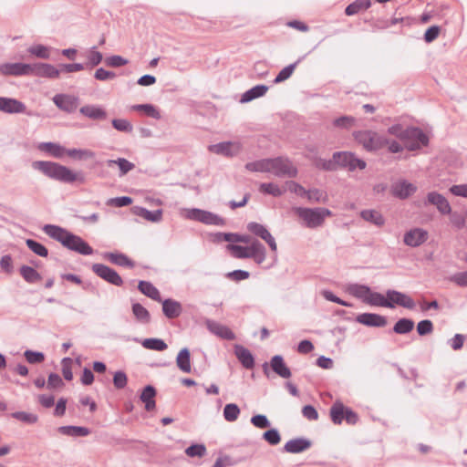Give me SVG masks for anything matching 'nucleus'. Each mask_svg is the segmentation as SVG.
Instances as JSON below:
<instances>
[{
	"instance_id": "4468645a",
	"label": "nucleus",
	"mask_w": 467,
	"mask_h": 467,
	"mask_svg": "<svg viewBox=\"0 0 467 467\" xmlns=\"http://www.w3.org/2000/svg\"><path fill=\"white\" fill-rule=\"evenodd\" d=\"M429 237V234L422 228H412L405 233L403 242L410 247H418L424 244Z\"/></svg>"
},
{
	"instance_id": "5701e85b",
	"label": "nucleus",
	"mask_w": 467,
	"mask_h": 467,
	"mask_svg": "<svg viewBox=\"0 0 467 467\" xmlns=\"http://www.w3.org/2000/svg\"><path fill=\"white\" fill-rule=\"evenodd\" d=\"M79 111L82 115L90 119L102 120L107 119L105 109L97 105H85L80 108Z\"/></svg>"
},
{
	"instance_id": "603ef678",
	"label": "nucleus",
	"mask_w": 467,
	"mask_h": 467,
	"mask_svg": "<svg viewBox=\"0 0 467 467\" xmlns=\"http://www.w3.org/2000/svg\"><path fill=\"white\" fill-rule=\"evenodd\" d=\"M26 244L27 247L32 252H34L36 254L42 256V257L47 256L48 251L42 244H40L35 240H32V239H27L26 241Z\"/></svg>"
},
{
	"instance_id": "680f3d73",
	"label": "nucleus",
	"mask_w": 467,
	"mask_h": 467,
	"mask_svg": "<svg viewBox=\"0 0 467 467\" xmlns=\"http://www.w3.org/2000/svg\"><path fill=\"white\" fill-rule=\"evenodd\" d=\"M94 77L98 80L106 81L115 78L116 74L113 71H109L103 67H99L95 71Z\"/></svg>"
},
{
	"instance_id": "a878e982",
	"label": "nucleus",
	"mask_w": 467,
	"mask_h": 467,
	"mask_svg": "<svg viewBox=\"0 0 467 467\" xmlns=\"http://www.w3.org/2000/svg\"><path fill=\"white\" fill-rule=\"evenodd\" d=\"M310 446V441L304 438H298L288 441L285 444V451L290 453H299L307 450Z\"/></svg>"
},
{
	"instance_id": "a19ab883",
	"label": "nucleus",
	"mask_w": 467,
	"mask_h": 467,
	"mask_svg": "<svg viewBox=\"0 0 467 467\" xmlns=\"http://www.w3.org/2000/svg\"><path fill=\"white\" fill-rule=\"evenodd\" d=\"M132 313L138 322L148 324L150 321V315L149 311L140 303L132 305Z\"/></svg>"
},
{
	"instance_id": "37998d69",
	"label": "nucleus",
	"mask_w": 467,
	"mask_h": 467,
	"mask_svg": "<svg viewBox=\"0 0 467 467\" xmlns=\"http://www.w3.org/2000/svg\"><path fill=\"white\" fill-rule=\"evenodd\" d=\"M20 275L27 283H36L42 279L40 274L33 267L23 265L20 268Z\"/></svg>"
},
{
	"instance_id": "f3484780",
	"label": "nucleus",
	"mask_w": 467,
	"mask_h": 467,
	"mask_svg": "<svg viewBox=\"0 0 467 467\" xmlns=\"http://www.w3.org/2000/svg\"><path fill=\"white\" fill-rule=\"evenodd\" d=\"M26 105L18 99L7 97H0V111L7 114L25 113Z\"/></svg>"
},
{
	"instance_id": "09e8293b",
	"label": "nucleus",
	"mask_w": 467,
	"mask_h": 467,
	"mask_svg": "<svg viewBox=\"0 0 467 467\" xmlns=\"http://www.w3.org/2000/svg\"><path fill=\"white\" fill-rule=\"evenodd\" d=\"M143 348L151 350L163 351L168 347L167 344L160 338H146L142 341Z\"/></svg>"
},
{
	"instance_id": "473e14b6",
	"label": "nucleus",
	"mask_w": 467,
	"mask_h": 467,
	"mask_svg": "<svg viewBox=\"0 0 467 467\" xmlns=\"http://www.w3.org/2000/svg\"><path fill=\"white\" fill-rule=\"evenodd\" d=\"M139 290L152 300L161 302V297L159 290L150 282L140 281L138 285Z\"/></svg>"
},
{
	"instance_id": "1a4fd4ad",
	"label": "nucleus",
	"mask_w": 467,
	"mask_h": 467,
	"mask_svg": "<svg viewBox=\"0 0 467 467\" xmlns=\"http://www.w3.org/2000/svg\"><path fill=\"white\" fill-rule=\"evenodd\" d=\"M180 214L185 218L202 222L207 224H223V220L214 213L201 209H182Z\"/></svg>"
},
{
	"instance_id": "20e7f679",
	"label": "nucleus",
	"mask_w": 467,
	"mask_h": 467,
	"mask_svg": "<svg viewBox=\"0 0 467 467\" xmlns=\"http://www.w3.org/2000/svg\"><path fill=\"white\" fill-rule=\"evenodd\" d=\"M296 213L303 223L309 228L321 225L325 218L330 215V212L327 209L319 206H298L296 208Z\"/></svg>"
},
{
	"instance_id": "2eb2a0df",
	"label": "nucleus",
	"mask_w": 467,
	"mask_h": 467,
	"mask_svg": "<svg viewBox=\"0 0 467 467\" xmlns=\"http://www.w3.org/2000/svg\"><path fill=\"white\" fill-rule=\"evenodd\" d=\"M31 64L25 63H4L0 64V74L4 76H28L30 75Z\"/></svg>"
},
{
	"instance_id": "0e129e2a",
	"label": "nucleus",
	"mask_w": 467,
	"mask_h": 467,
	"mask_svg": "<svg viewBox=\"0 0 467 467\" xmlns=\"http://www.w3.org/2000/svg\"><path fill=\"white\" fill-rule=\"evenodd\" d=\"M71 365L72 359L70 358H64L62 359V374L67 380H71L73 379Z\"/></svg>"
},
{
	"instance_id": "dca6fc26",
	"label": "nucleus",
	"mask_w": 467,
	"mask_h": 467,
	"mask_svg": "<svg viewBox=\"0 0 467 467\" xmlns=\"http://www.w3.org/2000/svg\"><path fill=\"white\" fill-rule=\"evenodd\" d=\"M30 75L40 78H57L60 76V69L51 64L36 63L31 65Z\"/></svg>"
},
{
	"instance_id": "69168bd1",
	"label": "nucleus",
	"mask_w": 467,
	"mask_h": 467,
	"mask_svg": "<svg viewBox=\"0 0 467 467\" xmlns=\"http://www.w3.org/2000/svg\"><path fill=\"white\" fill-rule=\"evenodd\" d=\"M105 63L109 67H119L128 64V60L120 56L114 55L107 57Z\"/></svg>"
},
{
	"instance_id": "9b49d317",
	"label": "nucleus",
	"mask_w": 467,
	"mask_h": 467,
	"mask_svg": "<svg viewBox=\"0 0 467 467\" xmlns=\"http://www.w3.org/2000/svg\"><path fill=\"white\" fill-rule=\"evenodd\" d=\"M227 251L234 258H249L254 257L259 252V242H253L251 244H229L226 246Z\"/></svg>"
},
{
	"instance_id": "a18cd8bd",
	"label": "nucleus",
	"mask_w": 467,
	"mask_h": 467,
	"mask_svg": "<svg viewBox=\"0 0 467 467\" xmlns=\"http://www.w3.org/2000/svg\"><path fill=\"white\" fill-rule=\"evenodd\" d=\"M108 165L110 167L112 165H118L120 171L119 175L123 176L127 174L129 171L134 169L135 165L129 161L124 158H119L117 160H109L108 161Z\"/></svg>"
},
{
	"instance_id": "7c9ffc66",
	"label": "nucleus",
	"mask_w": 467,
	"mask_h": 467,
	"mask_svg": "<svg viewBox=\"0 0 467 467\" xmlns=\"http://www.w3.org/2000/svg\"><path fill=\"white\" fill-rule=\"evenodd\" d=\"M388 133L389 135L395 136L396 138L400 139L402 143H405L406 137L407 136H415V134L420 135V133L417 130H409V128H404L400 124H395L392 125L388 129Z\"/></svg>"
},
{
	"instance_id": "6e6552de",
	"label": "nucleus",
	"mask_w": 467,
	"mask_h": 467,
	"mask_svg": "<svg viewBox=\"0 0 467 467\" xmlns=\"http://www.w3.org/2000/svg\"><path fill=\"white\" fill-rule=\"evenodd\" d=\"M356 140L367 150H378L385 146L387 139L373 130H360L354 134Z\"/></svg>"
},
{
	"instance_id": "3c124183",
	"label": "nucleus",
	"mask_w": 467,
	"mask_h": 467,
	"mask_svg": "<svg viewBox=\"0 0 467 467\" xmlns=\"http://www.w3.org/2000/svg\"><path fill=\"white\" fill-rule=\"evenodd\" d=\"M345 407L340 402H336L330 409V417L335 424H340L344 418Z\"/></svg>"
},
{
	"instance_id": "49530a36",
	"label": "nucleus",
	"mask_w": 467,
	"mask_h": 467,
	"mask_svg": "<svg viewBox=\"0 0 467 467\" xmlns=\"http://www.w3.org/2000/svg\"><path fill=\"white\" fill-rule=\"evenodd\" d=\"M414 327V322L408 318H401L394 325L393 331L397 334H407Z\"/></svg>"
},
{
	"instance_id": "f257e3e1",
	"label": "nucleus",
	"mask_w": 467,
	"mask_h": 467,
	"mask_svg": "<svg viewBox=\"0 0 467 467\" xmlns=\"http://www.w3.org/2000/svg\"><path fill=\"white\" fill-rule=\"evenodd\" d=\"M44 232L52 239L59 242L66 248L77 252L83 255L93 254L92 247L81 237L73 234L67 230L53 224H47L43 228Z\"/></svg>"
},
{
	"instance_id": "13d9d810",
	"label": "nucleus",
	"mask_w": 467,
	"mask_h": 467,
	"mask_svg": "<svg viewBox=\"0 0 467 467\" xmlns=\"http://www.w3.org/2000/svg\"><path fill=\"white\" fill-rule=\"evenodd\" d=\"M189 457H202L206 454V448L203 444H192L185 450Z\"/></svg>"
},
{
	"instance_id": "c03bdc74",
	"label": "nucleus",
	"mask_w": 467,
	"mask_h": 467,
	"mask_svg": "<svg viewBox=\"0 0 467 467\" xmlns=\"http://www.w3.org/2000/svg\"><path fill=\"white\" fill-rule=\"evenodd\" d=\"M27 52L36 57L42 58V59H47L50 57V47L37 44L33 45L27 48Z\"/></svg>"
},
{
	"instance_id": "e2e57ef3",
	"label": "nucleus",
	"mask_w": 467,
	"mask_h": 467,
	"mask_svg": "<svg viewBox=\"0 0 467 467\" xmlns=\"http://www.w3.org/2000/svg\"><path fill=\"white\" fill-rule=\"evenodd\" d=\"M60 73H73L78 72L85 69V65L82 63H73V64H60L59 65Z\"/></svg>"
},
{
	"instance_id": "cd10ccee",
	"label": "nucleus",
	"mask_w": 467,
	"mask_h": 467,
	"mask_svg": "<svg viewBox=\"0 0 467 467\" xmlns=\"http://www.w3.org/2000/svg\"><path fill=\"white\" fill-rule=\"evenodd\" d=\"M441 214H451V222L458 228L462 227L465 222V213L463 211H453L451 206H437Z\"/></svg>"
},
{
	"instance_id": "423d86ee",
	"label": "nucleus",
	"mask_w": 467,
	"mask_h": 467,
	"mask_svg": "<svg viewBox=\"0 0 467 467\" xmlns=\"http://www.w3.org/2000/svg\"><path fill=\"white\" fill-rule=\"evenodd\" d=\"M271 172L277 176L296 177L297 174L296 168L290 161L283 158L265 159V172Z\"/></svg>"
},
{
	"instance_id": "4d7b16f0",
	"label": "nucleus",
	"mask_w": 467,
	"mask_h": 467,
	"mask_svg": "<svg viewBox=\"0 0 467 467\" xmlns=\"http://www.w3.org/2000/svg\"><path fill=\"white\" fill-rule=\"evenodd\" d=\"M112 126L119 131L130 133L133 130L132 124L125 119H114Z\"/></svg>"
},
{
	"instance_id": "4c0bfd02",
	"label": "nucleus",
	"mask_w": 467,
	"mask_h": 467,
	"mask_svg": "<svg viewBox=\"0 0 467 467\" xmlns=\"http://www.w3.org/2000/svg\"><path fill=\"white\" fill-rule=\"evenodd\" d=\"M67 155L78 161L91 160L96 156L94 151L88 149H67Z\"/></svg>"
},
{
	"instance_id": "8fccbe9b",
	"label": "nucleus",
	"mask_w": 467,
	"mask_h": 467,
	"mask_svg": "<svg viewBox=\"0 0 467 467\" xmlns=\"http://www.w3.org/2000/svg\"><path fill=\"white\" fill-rule=\"evenodd\" d=\"M240 415V409L234 403L226 404L223 409V417L229 422L235 421Z\"/></svg>"
},
{
	"instance_id": "b1692460",
	"label": "nucleus",
	"mask_w": 467,
	"mask_h": 467,
	"mask_svg": "<svg viewBox=\"0 0 467 467\" xmlns=\"http://www.w3.org/2000/svg\"><path fill=\"white\" fill-rule=\"evenodd\" d=\"M270 366L272 370L283 379H288L291 377V371L284 361V358L276 355L272 358Z\"/></svg>"
},
{
	"instance_id": "412c9836",
	"label": "nucleus",
	"mask_w": 467,
	"mask_h": 467,
	"mask_svg": "<svg viewBox=\"0 0 467 467\" xmlns=\"http://www.w3.org/2000/svg\"><path fill=\"white\" fill-rule=\"evenodd\" d=\"M416 190L417 188L413 183L405 180L398 181L391 186L392 193L400 199L410 196Z\"/></svg>"
},
{
	"instance_id": "f8f14e48",
	"label": "nucleus",
	"mask_w": 467,
	"mask_h": 467,
	"mask_svg": "<svg viewBox=\"0 0 467 467\" xmlns=\"http://www.w3.org/2000/svg\"><path fill=\"white\" fill-rule=\"evenodd\" d=\"M242 146L238 141H223L208 146V150L224 157L236 156L241 151Z\"/></svg>"
},
{
	"instance_id": "bb28decb",
	"label": "nucleus",
	"mask_w": 467,
	"mask_h": 467,
	"mask_svg": "<svg viewBox=\"0 0 467 467\" xmlns=\"http://www.w3.org/2000/svg\"><path fill=\"white\" fill-rule=\"evenodd\" d=\"M38 149L57 159H61L67 155V150L64 146L54 142H42L38 145Z\"/></svg>"
},
{
	"instance_id": "7ed1b4c3",
	"label": "nucleus",
	"mask_w": 467,
	"mask_h": 467,
	"mask_svg": "<svg viewBox=\"0 0 467 467\" xmlns=\"http://www.w3.org/2000/svg\"><path fill=\"white\" fill-rule=\"evenodd\" d=\"M34 168L43 172L47 177L67 183L77 181L78 174L69 168L51 161H36Z\"/></svg>"
},
{
	"instance_id": "f03ea898",
	"label": "nucleus",
	"mask_w": 467,
	"mask_h": 467,
	"mask_svg": "<svg viewBox=\"0 0 467 467\" xmlns=\"http://www.w3.org/2000/svg\"><path fill=\"white\" fill-rule=\"evenodd\" d=\"M285 191H289L307 202H327V195L325 192L317 189L306 190L303 186L293 181L286 182L285 187H280L274 183H265V193L279 196Z\"/></svg>"
},
{
	"instance_id": "aec40b11",
	"label": "nucleus",
	"mask_w": 467,
	"mask_h": 467,
	"mask_svg": "<svg viewBox=\"0 0 467 467\" xmlns=\"http://www.w3.org/2000/svg\"><path fill=\"white\" fill-rule=\"evenodd\" d=\"M357 321L367 327H383L387 325L385 317L374 313H363L357 317Z\"/></svg>"
},
{
	"instance_id": "0eeeda50",
	"label": "nucleus",
	"mask_w": 467,
	"mask_h": 467,
	"mask_svg": "<svg viewBox=\"0 0 467 467\" xmlns=\"http://www.w3.org/2000/svg\"><path fill=\"white\" fill-rule=\"evenodd\" d=\"M381 301L378 306L393 308L397 305L408 309L415 307V302L410 296L397 290H388L386 296L382 295Z\"/></svg>"
},
{
	"instance_id": "de8ad7c7",
	"label": "nucleus",
	"mask_w": 467,
	"mask_h": 467,
	"mask_svg": "<svg viewBox=\"0 0 467 467\" xmlns=\"http://www.w3.org/2000/svg\"><path fill=\"white\" fill-rule=\"evenodd\" d=\"M263 96V85H256L251 89L245 91L240 99L241 103H247L252 101L254 99L260 98Z\"/></svg>"
},
{
	"instance_id": "ea45409f",
	"label": "nucleus",
	"mask_w": 467,
	"mask_h": 467,
	"mask_svg": "<svg viewBox=\"0 0 467 467\" xmlns=\"http://www.w3.org/2000/svg\"><path fill=\"white\" fill-rule=\"evenodd\" d=\"M371 6L370 0H356L346 7L347 16H354L361 10H367Z\"/></svg>"
},
{
	"instance_id": "79ce46f5",
	"label": "nucleus",
	"mask_w": 467,
	"mask_h": 467,
	"mask_svg": "<svg viewBox=\"0 0 467 467\" xmlns=\"http://www.w3.org/2000/svg\"><path fill=\"white\" fill-rule=\"evenodd\" d=\"M86 57L88 59L87 63L85 65L86 67H94L101 63L103 60V55L101 52L98 51L96 49V47H92L87 52Z\"/></svg>"
},
{
	"instance_id": "c9c22d12",
	"label": "nucleus",
	"mask_w": 467,
	"mask_h": 467,
	"mask_svg": "<svg viewBox=\"0 0 467 467\" xmlns=\"http://www.w3.org/2000/svg\"><path fill=\"white\" fill-rule=\"evenodd\" d=\"M361 217L377 226H381L384 224V218L382 214L376 209H365L361 213Z\"/></svg>"
},
{
	"instance_id": "58836bf2",
	"label": "nucleus",
	"mask_w": 467,
	"mask_h": 467,
	"mask_svg": "<svg viewBox=\"0 0 467 467\" xmlns=\"http://www.w3.org/2000/svg\"><path fill=\"white\" fill-rule=\"evenodd\" d=\"M58 431L64 435L73 437H85L90 433V431L88 428L78 426H62Z\"/></svg>"
},
{
	"instance_id": "5fc2aeb1",
	"label": "nucleus",
	"mask_w": 467,
	"mask_h": 467,
	"mask_svg": "<svg viewBox=\"0 0 467 467\" xmlns=\"http://www.w3.org/2000/svg\"><path fill=\"white\" fill-rule=\"evenodd\" d=\"M299 61L300 60H298L297 62H296L294 64H290V65L285 67L275 77L274 82L280 83V82H283V81L286 80L287 78H289L291 77V75L293 74V72Z\"/></svg>"
},
{
	"instance_id": "6e6d98bb",
	"label": "nucleus",
	"mask_w": 467,
	"mask_h": 467,
	"mask_svg": "<svg viewBox=\"0 0 467 467\" xmlns=\"http://www.w3.org/2000/svg\"><path fill=\"white\" fill-rule=\"evenodd\" d=\"M12 417L28 424H34L37 421L38 417L34 413L26 411H16L12 413Z\"/></svg>"
},
{
	"instance_id": "4be33fe9",
	"label": "nucleus",
	"mask_w": 467,
	"mask_h": 467,
	"mask_svg": "<svg viewBox=\"0 0 467 467\" xmlns=\"http://www.w3.org/2000/svg\"><path fill=\"white\" fill-rule=\"evenodd\" d=\"M131 213L132 214L140 216L142 219L151 223L160 222L162 218V210L161 209L149 211L143 206H132Z\"/></svg>"
},
{
	"instance_id": "2f4dec72",
	"label": "nucleus",
	"mask_w": 467,
	"mask_h": 467,
	"mask_svg": "<svg viewBox=\"0 0 467 467\" xmlns=\"http://www.w3.org/2000/svg\"><path fill=\"white\" fill-rule=\"evenodd\" d=\"M234 348V353L242 365L245 368H252L254 367V360L251 352L239 345H236Z\"/></svg>"
},
{
	"instance_id": "bf43d9fd",
	"label": "nucleus",
	"mask_w": 467,
	"mask_h": 467,
	"mask_svg": "<svg viewBox=\"0 0 467 467\" xmlns=\"http://www.w3.org/2000/svg\"><path fill=\"white\" fill-rule=\"evenodd\" d=\"M24 356L27 362L31 364L41 363L45 359V356L42 352L33 351V350H26Z\"/></svg>"
},
{
	"instance_id": "c756f323",
	"label": "nucleus",
	"mask_w": 467,
	"mask_h": 467,
	"mask_svg": "<svg viewBox=\"0 0 467 467\" xmlns=\"http://www.w3.org/2000/svg\"><path fill=\"white\" fill-rule=\"evenodd\" d=\"M155 396L156 390L152 386L148 385L143 389L140 399L145 404L146 410L150 411L155 408Z\"/></svg>"
},
{
	"instance_id": "6ab92c4d",
	"label": "nucleus",
	"mask_w": 467,
	"mask_h": 467,
	"mask_svg": "<svg viewBox=\"0 0 467 467\" xmlns=\"http://www.w3.org/2000/svg\"><path fill=\"white\" fill-rule=\"evenodd\" d=\"M409 130H417L420 133V135L415 134V136L410 135V136L406 137L404 146L409 150H418V149L421 148L422 146H425L428 144L429 139H428L427 135L420 129L409 128Z\"/></svg>"
},
{
	"instance_id": "052dcab7",
	"label": "nucleus",
	"mask_w": 467,
	"mask_h": 467,
	"mask_svg": "<svg viewBox=\"0 0 467 467\" xmlns=\"http://www.w3.org/2000/svg\"><path fill=\"white\" fill-rule=\"evenodd\" d=\"M0 271L8 275L13 273V259L10 254H5L1 257Z\"/></svg>"
},
{
	"instance_id": "9d476101",
	"label": "nucleus",
	"mask_w": 467,
	"mask_h": 467,
	"mask_svg": "<svg viewBox=\"0 0 467 467\" xmlns=\"http://www.w3.org/2000/svg\"><path fill=\"white\" fill-rule=\"evenodd\" d=\"M334 159L336 162V167L340 166L343 168H347L349 171H354L357 168L359 170H363L366 167V162L360 159L356 158L355 155L351 152H335Z\"/></svg>"
},
{
	"instance_id": "864d4df0",
	"label": "nucleus",
	"mask_w": 467,
	"mask_h": 467,
	"mask_svg": "<svg viewBox=\"0 0 467 467\" xmlns=\"http://www.w3.org/2000/svg\"><path fill=\"white\" fill-rule=\"evenodd\" d=\"M130 109L132 110L143 111L148 116H150V117H152V118H154L156 119L161 118V115H160L159 111L155 109L154 106H152L150 104L133 105Z\"/></svg>"
},
{
	"instance_id": "72a5a7b5",
	"label": "nucleus",
	"mask_w": 467,
	"mask_h": 467,
	"mask_svg": "<svg viewBox=\"0 0 467 467\" xmlns=\"http://www.w3.org/2000/svg\"><path fill=\"white\" fill-rule=\"evenodd\" d=\"M265 242L269 245L272 254L269 255L268 263L265 267H272L277 262V244L271 234L265 229Z\"/></svg>"
},
{
	"instance_id": "338daca9",
	"label": "nucleus",
	"mask_w": 467,
	"mask_h": 467,
	"mask_svg": "<svg viewBox=\"0 0 467 467\" xmlns=\"http://www.w3.org/2000/svg\"><path fill=\"white\" fill-rule=\"evenodd\" d=\"M128 378L123 371H117L113 377V383L117 389H123L127 385Z\"/></svg>"
},
{
	"instance_id": "39448f33",
	"label": "nucleus",
	"mask_w": 467,
	"mask_h": 467,
	"mask_svg": "<svg viewBox=\"0 0 467 467\" xmlns=\"http://www.w3.org/2000/svg\"><path fill=\"white\" fill-rule=\"evenodd\" d=\"M346 290L349 295L367 305L378 306V305L382 304V294L372 291L368 285L350 284Z\"/></svg>"
},
{
	"instance_id": "e433bc0d",
	"label": "nucleus",
	"mask_w": 467,
	"mask_h": 467,
	"mask_svg": "<svg viewBox=\"0 0 467 467\" xmlns=\"http://www.w3.org/2000/svg\"><path fill=\"white\" fill-rule=\"evenodd\" d=\"M176 364L182 372H191L192 367L190 361V351L188 348H184L181 349L176 358Z\"/></svg>"
},
{
	"instance_id": "ddd939ff",
	"label": "nucleus",
	"mask_w": 467,
	"mask_h": 467,
	"mask_svg": "<svg viewBox=\"0 0 467 467\" xmlns=\"http://www.w3.org/2000/svg\"><path fill=\"white\" fill-rule=\"evenodd\" d=\"M92 271L100 278L107 281L108 283L120 286L123 284V280L120 275L112 268L102 264H94L92 265Z\"/></svg>"
},
{
	"instance_id": "a211bd4d",
	"label": "nucleus",
	"mask_w": 467,
	"mask_h": 467,
	"mask_svg": "<svg viewBox=\"0 0 467 467\" xmlns=\"http://www.w3.org/2000/svg\"><path fill=\"white\" fill-rule=\"evenodd\" d=\"M53 102L58 109L67 113L74 112L78 104V98L66 94H57L54 96Z\"/></svg>"
},
{
	"instance_id": "f704fd0d",
	"label": "nucleus",
	"mask_w": 467,
	"mask_h": 467,
	"mask_svg": "<svg viewBox=\"0 0 467 467\" xmlns=\"http://www.w3.org/2000/svg\"><path fill=\"white\" fill-rule=\"evenodd\" d=\"M104 256L112 264L119 266L132 268L135 265L134 262L131 261L127 255L123 254L107 253Z\"/></svg>"
},
{
	"instance_id": "393cba45",
	"label": "nucleus",
	"mask_w": 467,
	"mask_h": 467,
	"mask_svg": "<svg viewBox=\"0 0 467 467\" xmlns=\"http://www.w3.org/2000/svg\"><path fill=\"white\" fill-rule=\"evenodd\" d=\"M161 302L162 311L166 317L172 319L178 317L182 314V307L180 302L173 299H165Z\"/></svg>"
},
{
	"instance_id": "774afa93",
	"label": "nucleus",
	"mask_w": 467,
	"mask_h": 467,
	"mask_svg": "<svg viewBox=\"0 0 467 467\" xmlns=\"http://www.w3.org/2000/svg\"><path fill=\"white\" fill-rule=\"evenodd\" d=\"M450 280L459 286H467V272L456 273L450 277Z\"/></svg>"
},
{
	"instance_id": "c85d7f7f",
	"label": "nucleus",
	"mask_w": 467,
	"mask_h": 467,
	"mask_svg": "<svg viewBox=\"0 0 467 467\" xmlns=\"http://www.w3.org/2000/svg\"><path fill=\"white\" fill-rule=\"evenodd\" d=\"M207 326L212 333L222 338L233 340L235 337L233 331L222 324L213 321H209L207 323Z\"/></svg>"
}]
</instances>
